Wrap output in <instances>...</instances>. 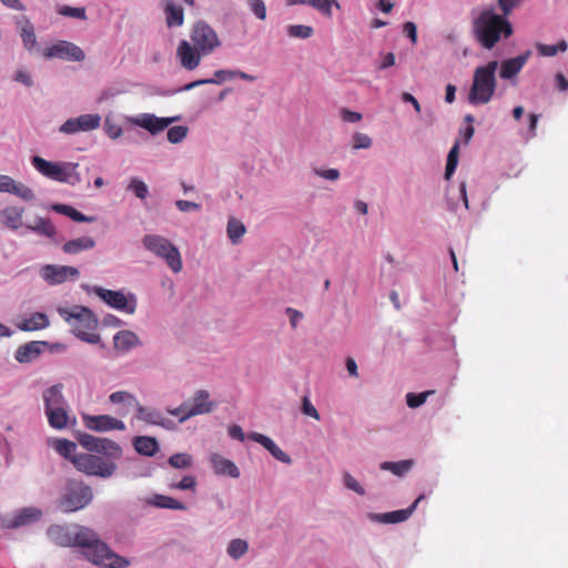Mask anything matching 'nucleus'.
<instances>
[{
	"mask_svg": "<svg viewBox=\"0 0 568 568\" xmlns=\"http://www.w3.org/2000/svg\"><path fill=\"white\" fill-rule=\"evenodd\" d=\"M189 408H190V405H189V404H186V403H184V404H182L181 406H179V407H176V408H174V409H169L168 412H169V414H171V415H173V416L178 417L180 423H183L184 420H181V418H182L185 414H187V409H189Z\"/></svg>",
	"mask_w": 568,
	"mask_h": 568,
	"instance_id": "63",
	"label": "nucleus"
},
{
	"mask_svg": "<svg viewBox=\"0 0 568 568\" xmlns=\"http://www.w3.org/2000/svg\"><path fill=\"white\" fill-rule=\"evenodd\" d=\"M163 11L169 28H178L184 23V10L173 0H164Z\"/></svg>",
	"mask_w": 568,
	"mask_h": 568,
	"instance_id": "23",
	"label": "nucleus"
},
{
	"mask_svg": "<svg viewBox=\"0 0 568 568\" xmlns=\"http://www.w3.org/2000/svg\"><path fill=\"white\" fill-rule=\"evenodd\" d=\"M45 415L48 417L50 426L55 429H63L69 424L70 417L65 406L47 409Z\"/></svg>",
	"mask_w": 568,
	"mask_h": 568,
	"instance_id": "28",
	"label": "nucleus"
},
{
	"mask_svg": "<svg viewBox=\"0 0 568 568\" xmlns=\"http://www.w3.org/2000/svg\"><path fill=\"white\" fill-rule=\"evenodd\" d=\"M142 244L152 254L162 258L172 272L179 273L183 263L179 248L166 237L158 234H146Z\"/></svg>",
	"mask_w": 568,
	"mask_h": 568,
	"instance_id": "7",
	"label": "nucleus"
},
{
	"mask_svg": "<svg viewBox=\"0 0 568 568\" xmlns=\"http://www.w3.org/2000/svg\"><path fill=\"white\" fill-rule=\"evenodd\" d=\"M38 233L52 235L54 234V227L47 220L38 217Z\"/></svg>",
	"mask_w": 568,
	"mask_h": 568,
	"instance_id": "61",
	"label": "nucleus"
},
{
	"mask_svg": "<svg viewBox=\"0 0 568 568\" xmlns=\"http://www.w3.org/2000/svg\"><path fill=\"white\" fill-rule=\"evenodd\" d=\"M78 443L93 454H78L72 457L73 466L88 476L109 478L116 471V460L121 459L123 449L114 440L95 437L88 433H78Z\"/></svg>",
	"mask_w": 568,
	"mask_h": 568,
	"instance_id": "2",
	"label": "nucleus"
},
{
	"mask_svg": "<svg viewBox=\"0 0 568 568\" xmlns=\"http://www.w3.org/2000/svg\"><path fill=\"white\" fill-rule=\"evenodd\" d=\"M175 206L181 212L199 211L201 209L200 204H197L195 202H191V201H185V200H178L175 202Z\"/></svg>",
	"mask_w": 568,
	"mask_h": 568,
	"instance_id": "54",
	"label": "nucleus"
},
{
	"mask_svg": "<svg viewBox=\"0 0 568 568\" xmlns=\"http://www.w3.org/2000/svg\"><path fill=\"white\" fill-rule=\"evenodd\" d=\"M187 134V128L184 125L172 126L168 131V140L171 143H180Z\"/></svg>",
	"mask_w": 568,
	"mask_h": 568,
	"instance_id": "47",
	"label": "nucleus"
},
{
	"mask_svg": "<svg viewBox=\"0 0 568 568\" xmlns=\"http://www.w3.org/2000/svg\"><path fill=\"white\" fill-rule=\"evenodd\" d=\"M209 392L201 389L195 393L192 398V405L187 409V414H185L181 420H186L193 416L207 414L213 408V403L209 400Z\"/></svg>",
	"mask_w": 568,
	"mask_h": 568,
	"instance_id": "15",
	"label": "nucleus"
},
{
	"mask_svg": "<svg viewBox=\"0 0 568 568\" xmlns=\"http://www.w3.org/2000/svg\"><path fill=\"white\" fill-rule=\"evenodd\" d=\"M245 225L237 219L231 217L227 222V236L233 244H237L245 234Z\"/></svg>",
	"mask_w": 568,
	"mask_h": 568,
	"instance_id": "35",
	"label": "nucleus"
},
{
	"mask_svg": "<svg viewBox=\"0 0 568 568\" xmlns=\"http://www.w3.org/2000/svg\"><path fill=\"white\" fill-rule=\"evenodd\" d=\"M22 211V209L16 206L6 207L0 211V222L12 230H17L21 225Z\"/></svg>",
	"mask_w": 568,
	"mask_h": 568,
	"instance_id": "30",
	"label": "nucleus"
},
{
	"mask_svg": "<svg viewBox=\"0 0 568 568\" xmlns=\"http://www.w3.org/2000/svg\"><path fill=\"white\" fill-rule=\"evenodd\" d=\"M413 460L405 459L400 462H384L381 464V469L392 471L396 476H404L410 470Z\"/></svg>",
	"mask_w": 568,
	"mask_h": 568,
	"instance_id": "33",
	"label": "nucleus"
},
{
	"mask_svg": "<svg viewBox=\"0 0 568 568\" xmlns=\"http://www.w3.org/2000/svg\"><path fill=\"white\" fill-rule=\"evenodd\" d=\"M567 50V42L565 40L559 41L557 44H537V51L544 57H554L558 52H565Z\"/></svg>",
	"mask_w": 568,
	"mask_h": 568,
	"instance_id": "42",
	"label": "nucleus"
},
{
	"mask_svg": "<svg viewBox=\"0 0 568 568\" xmlns=\"http://www.w3.org/2000/svg\"><path fill=\"white\" fill-rule=\"evenodd\" d=\"M530 52L527 51L516 58H511L501 62L499 75L501 79H511L520 72L526 64Z\"/></svg>",
	"mask_w": 568,
	"mask_h": 568,
	"instance_id": "20",
	"label": "nucleus"
},
{
	"mask_svg": "<svg viewBox=\"0 0 568 568\" xmlns=\"http://www.w3.org/2000/svg\"><path fill=\"white\" fill-rule=\"evenodd\" d=\"M45 58H58L68 61H82L85 58L83 50L69 41H58L43 51Z\"/></svg>",
	"mask_w": 568,
	"mask_h": 568,
	"instance_id": "12",
	"label": "nucleus"
},
{
	"mask_svg": "<svg viewBox=\"0 0 568 568\" xmlns=\"http://www.w3.org/2000/svg\"><path fill=\"white\" fill-rule=\"evenodd\" d=\"M17 27L24 47L28 50H32L36 44V36L31 21L26 16H20L17 18Z\"/></svg>",
	"mask_w": 568,
	"mask_h": 568,
	"instance_id": "24",
	"label": "nucleus"
},
{
	"mask_svg": "<svg viewBox=\"0 0 568 568\" xmlns=\"http://www.w3.org/2000/svg\"><path fill=\"white\" fill-rule=\"evenodd\" d=\"M252 12L261 20L266 19V7L263 0H247Z\"/></svg>",
	"mask_w": 568,
	"mask_h": 568,
	"instance_id": "50",
	"label": "nucleus"
},
{
	"mask_svg": "<svg viewBox=\"0 0 568 568\" xmlns=\"http://www.w3.org/2000/svg\"><path fill=\"white\" fill-rule=\"evenodd\" d=\"M302 412L305 415L315 418L316 420L320 419V414L317 409L313 406V404L310 402L307 397H304L302 402Z\"/></svg>",
	"mask_w": 568,
	"mask_h": 568,
	"instance_id": "53",
	"label": "nucleus"
},
{
	"mask_svg": "<svg viewBox=\"0 0 568 568\" xmlns=\"http://www.w3.org/2000/svg\"><path fill=\"white\" fill-rule=\"evenodd\" d=\"M59 313L78 338L90 344L100 342L98 318L90 308L74 305L71 308H59Z\"/></svg>",
	"mask_w": 568,
	"mask_h": 568,
	"instance_id": "5",
	"label": "nucleus"
},
{
	"mask_svg": "<svg viewBox=\"0 0 568 568\" xmlns=\"http://www.w3.org/2000/svg\"><path fill=\"white\" fill-rule=\"evenodd\" d=\"M371 145L372 139L367 134L357 132L353 135V148L355 150L368 149Z\"/></svg>",
	"mask_w": 568,
	"mask_h": 568,
	"instance_id": "48",
	"label": "nucleus"
},
{
	"mask_svg": "<svg viewBox=\"0 0 568 568\" xmlns=\"http://www.w3.org/2000/svg\"><path fill=\"white\" fill-rule=\"evenodd\" d=\"M133 445L135 450L144 456H153L159 449L156 439L148 436L136 437Z\"/></svg>",
	"mask_w": 568,
	"mask_h": 568,
	"instance_id": "31",
	"label": "nucleus"
},
{
	"mask_svg": "<svg viewBox=\"0 0 568 568\" xmlns=\"http://www.w3.org/2000/svg\"><path fill=\"white\" fill-rule=\"evenodd\" d=\"M287 6H296V4H307L321 12L322 14L331 18L332 6H336L339 8V4L336 0H286Z\"/></svg>",
	"mask_w": 568,
	"mask_h": 568,
	"instance_id": "25",
	"label": "nucleus"
},
{
	"mask_svg": "<svg viewBox=\"0 0 568 568\" xmlns=\"http://www.w3.org/2000/svg\"><path fill=\"white\" fill-rule=\"evenodd\" d=\"M344 484H345V486H346L348 489H351V490H353V491L357 493L358 495H364V494H365L364 488H363V487L359 485V483H358V481H357V480H356V479H355L351 474H348V473H346V474L344 475Z\"/></svg>",
	"mask_w": 568,
	"mask_h": 568,
	"instance_id": "52",
	"label": "nucleus"
},
{
	"mask_svg": "<svg viewBox=\"0 0 568 568\" xmlns=\"http://www.w3.org/2000/svg\"><path fill=\"white\" fill-rule=\"evenodd\" d=\"M210 462L214 473L219 476H229L231 478H239L240 470L237 466L230 459L223 457L220 454H212Z\"/></svg>",
	"mask_w": 568,
	"mask_h": 568,
	"instance_id": "18",
	"label": "nucleus"
},
{
	"mask_svg": "<svg viewBox=\"0 0 568 568\" xmlns=\"http://www.w3.org/2000/svg\"><path fill=\"white\" fill-rule=\"evenodd\" d=\"M36 520V508L27 507L20 509L13 517H1L0 525L3 528H19Z\"/></svg>",
	"mask_w": 568,
	"mask_h": 568,
	"instance_id": "17",
	"label": "nucleus"
},
{
	"mask_svg": "<svg viewBox=\"0 0 568 568\" xmlns=\"http://www.w3.org/2000/svg\"><path fill=\"white\" fill-rule=\"evenodd\" d=\"M114 347L121 352H128L140 344L138 335L131 331H120L113 337Z\"/></svg>",
	"mask_w": 568,
	"mask_h": 568,
	"instance_id": "26",
	"label": "nucleus"
},
{
	"mask_svg": "<svg viewBox=\"0 0 568 568\" xmlns=\"http://www.w3.org/2000/svg\"><path fill=\"white\" fill-rule=\"evenodd\" d=\"M341 118L345 122L355 123L362 120V114L359 112L351 111L347 109L341 110Z\"/></svg>",
	"mask_w": 568,
	"mask_h": 568,
	"instance_id": "55",
	"label": "nucleus"
},
{
	"mask_svg": "<svg viewBox=\"0 0 568 568\" xmlns=\"http://www.w3.org/2000/svg\"><path fill=\"white\" fill-rule=\"evenodd\" d=\"M62 384L53 385L43 393L44 409H51L60 406H67L62 395Z\"/></svg>",
	"mask_w": 568,
	"mask_h": 568,
	"instance_id": "27",
	"label": "nucleus"
},
{
	"mask_svg": "<svg viewBox=\"0 0 568 568\" xmlns=\"http://www.w3.org/2000/svg\"><path fill=\"white\" fill-rule=\"evenodd\" d=\"M497 61H490L486 65L475 69L473 83L468 94V101L473 105L488 103L496 91Z\"/></svg>",
	"mask_w": 568,
	"mask_h": 568,
	"instance_id": "6",
	"label": "nucleus"
},
{
	"mask_svg": "<svg viewBox=\"0 0 568 568\" xmlns=\"http://www.w3.org/2000/svg\"><path fill=\"white\" fill-rule=\"evenodd\" d=\"M47 349H49L50 352H59V351H63L64 346L61 344L50 345L47 342L38 341V348H37L38 354H40Z\"/></svg>",
	"mask_w": 568,
	"mask_h": 568,
	"instance_id": "60",
	"label": "nucleus"
},
{
	"mask_svg": "<svg viewBox=\"0 0 568 568\" xmlns=\"http://www.w3.org/2000/svg\"><path fill=\"white\" fill-rule=\"evenodd\" d=\"M101 118L99 114H82L78 118L67 120L60 128V131L67 134L85 132L98 129Z\"/></svg>",
	"mask_w": 568,
	"mask_h": 568,
	"instance_id": "14",
	"label": "nucleus"
},
{
	"mask_svg": "<svg viewBox=\"0 0 568 568\" xmlns=\"http://www.w3.org/2000/svg\"><path fill=\"white\" fill-rule=\"evenodd\" d=\"M229 435L233 439H237L240 442H244L245 440V434H244L243 429L239 425L231 426L229 428Z\"/></svg>",
	"mask_w": 568,
	"mask_h": 568,
	"instance_id": "62",
	"label": "nucleus"
},
{
	"mask_svg": "<svg viewBox=\"0 0 568 568\" xmlns=\"http://www.w3.org/2000/svg\"><path fill=\"white\" fill-rule=\"evenodd\" d=\"M433 394V392H423V393H419V394H415V393H408L406 395V404L408 407L410 408H417L419 406H422L427 397Z\"/></svg>",
	"mask_w": 568,
	"mask_h": 568,
	"instance_id": "46",
	"label": "nucleus"
},
{
	"mask_svg": "<svg viewBox=\"0 0 568 568\" xmlns=\"http://www.w3.org/2000/svg\"><path fill=\"white\" fill-rule=\"evenodd\" d=\"M173 119L158 118L154 114H142L133 120L134 124L148 130L151 134H156L168 128Z\"/></svg>",
	"mask_w": 568,
	"mask_h": 568,
	"instance_id": "16",
	"label": "nucleus"
},
{
	"mask_svg": "<svg viewBox=\"0 0 568 568\" xmlns=\"http://www.w3.org/2000/svg\"><path fill=\"white\" fill-rule=\"evenodd\" d=\"M42 278L50 285L62 284L70 280H77L79 270L73 266L47 264L40 270Z\"/></svg>",
	"mask_w": 568,
	"mask_h": 568,
	"instance_id": "11",
	"label": "nucleus"
},
{
	"mask_svg": "<svg viewBox=\"0 0 568 568\" xmlns=\"http://www.w3.org/2000/svg\"><path fill=\"white\" fill-rule=\"evenodd\" d=\"M33 354H36V341L20 346L14 354V358L21 364L30 363Z\"/></svg>",
	"mask_w": 568,
	"mask_h": 568,
	"instance_id": "40",
	"label": "nucleus"
},
{
	"mask_svg": "<svg viewBox=\"0 0 568 568\" xmlns=\"http://www.w3.org/2000/svg\"><path fill=\"white\" fill-rule=\"evenodd\" d=\"M95 294L109 306L126 314H134L136 311V298L133 294L126 296L121 291H112L103 287H95Z\"/></svg>",
	"mask_w": 568,
	"mask_h": 568,
	"instance_id": "10",
	"label": "nucleus"
},
{
	"mask_svg": "<svg viewBox=\"0 0 568 568\" xmlns=\"http://www.w3.org/2000/svg\"><path fill=\"white\" fill-rule=\"evenodd\" d=\"M93 498L90 486L82 481H71L61 499V507L65 511H75L88 506Z\"/></svg>",
	"mask_w": 568,
	"mask_h": 568,
	"instance_id": "9",
	"label": "nucleus"
},
{
	"mask_svg": "<svg viewBox=\"0 0 568 568\" xmlns=\"http://www.w3.org/2000/svg\"><path fill=\"white\" fill-rule=\"evenodd\" d=\"M287 33L291 38L308 39L313 36L314 30L310 26L294 24L288 27Z\"/></svg>",
	"mask_w": 568,
	"mask_h": 568,
	"instance_id": "44",
	"label": "nucleus"
},
{
	"mask_svg": "<svg viewBox=\"0 0 568 568\" xmlns=\"http://www.w3.org/2000/svg\"><path fill=\"white\" fill-rule=\"evenodd\" d=\"M424 499V495L418 496L415 501L406 509H399L394 511L384 513L377 516L378 520L384 524H397L405 521L416 509L420 500Z\"/></svg>",
	"mask_w": 568,
	"mask_h": 568,
	"instance_id": "21",
	"label": "nucleus"
},
{
	"mask_svg": "<svg viewBox=\"0 0 568 568\" xmlns=\"http://www.w3.org/2000/svg\"><path fill=\"white\" fill-rule=\"evenodd\" d=\"M109 400L114 405H124L126 407H136L139 402L135 396L125 390L114 392L109 396Z\"/></svg>",
	"mask_w": 568,
	"mask_h": 568,
	"instance_id": "36",
	"label": "nucleus"
},
{
	"mask_svg": "<svg viewBox=\"0 0 568 568\" xmlns=\"http://www.w3.org/2000/svg\"><path fill=\"white\" fill-rule=\"evenodd\" d=\"M196 486V479L194 476H184L179 483H173L170 485L171 488H176L180 490H193Z\"/></svg>",
	"mask_w": 568,
	"mask_h": 568,
	"instance_id": "51",
	"label": "nucleus"
},
{
	"mask_svg": "<svg viewBox=\"0 0 568 568\" xmlns=\"http://www.w3.org/2000/svg\"><path fill=\"white\" fill-rule=\"evenodd\" d=\"M315 174L331 181H335L339 178V172L336 169L315 170Z\"/></svg>",
	"mask_w": 568,
	"mask_h": 568,
	"instance_id": "59",
	"label": "nucleus"
},
{
	"mask_svg": "<svg viewBox=\"0 0 568 568\" xmlns=\"http://www.w3.org/2000/svg\"><path fill=\"white\" fill-rule=\"evenodd\" d=\"M54 209L59 213H62V214L69 216L70 219H72L75 222H93L94 221L93 216H87L70 205L58 204L54 206Z\"/></svg>",
	"mask_w": 568,
	"mask_h": 568,
	"instance_id": "38",
	"label": "nucleus"
},
{
	"mask_svg": "<svg viewBox=\"0 0 568 568\" xmlns=\"http://www.w3.org/2000/svg\"><path fill=\"white\" fill-rule=\"evenodd\" d=\"M286 314L290 317V324L292 328H296L298 321L303 318V313L293 307H287Z\"/></svg>",
	"mask_w": 568,
	"mask_h": 568,
	"instance_id": "58",
	"label": "nucleus"
},
{
	"mask_svg": "<svg viewBox=\"0 0 568 568\" xmlns=\"http://www.w3.org/2000/svg\"><path fill=\"white\" fill-rule=\"evenodd\" d=\"M248 438L255 443L261 444L270 454L277 460L284 464H291V457L284 453L270 437L260 434V433H251L248 434Z\"/></svg>",
	"mask_w": 568,
	"mask_h": 568,
	"instance_id": "19",
	"label": "nucleus"
},
{
	"mask_svg": "<svg viewBox=\"0 0 568 568\" xmlns=\"http://www.w3.org/2000/svg\"><path fill=\"white\" fill-rule=\"evenodd\" d=\"M8 193L17 195L23 200H32L34 194L32 189L26 186L21 182H17L11 178V183L9 184Z\"/></svg>",
	"mask_w": 568,
	"mask_h": 568,
	"instance_id": "41",
	"label": "nucleus"
},
{
	"mask_svg": "<svg viewBox=\"0 0 568 568\" xmlns=\"http://www.w3.org/2000/svg\"><path fill=\"white\" fill-rule=\"evenodd\" d=\"M190 39L191 42L181 40L176 49V57L186 70L196 69L202 57L213 53L222 44L216 31L203 20L192 26Z\"/></svg>",
	"mask_w": 568,
	"mask_h": 568,
	"instance_id": "3",
	"label": "nucleus"
},
{
	"mask_svg": "<svg viewBox=\"0 0 568 568\" xmlns=\"http://www.w3.org/2000/svg\"><path fill=\"white\" fill-rule=\"evenodd\" d=\"M95 246V241L90 236H81L65 242L62 250L67 254H78L82 251L91 250Z\"/></svg>",
	"mask_w": 568,
	"mask_h": 568,
	"instance_id": "29",
	"label": "nucleus"
},
{
	"mask_svg": "<svg viewBox=\"0 0 568 568\" xmlns=\"http://www.w3.org/2000/svg\"><path fill=\"white\" fill-rule=\"evenodd\" d=\"M404 33L412 40L413 44L417 42V28L414 22L407 21L403 26Z\"/></svg>",
	"mask_w": 568,
	"mask_h": 568,
	"instance_id": "56",
	"label": "nucleus"
},
{
	"mask_svg": "<svg viewBox=\"0 0 568 568\" xmlns=\"http://www.w3.org/2000/svg\"><path fill=\"white\" fill-rule=\"evenodd\" d=\"M128 190L132 191L141 200H144L149 194L148 185L138 178L131 179Z\"/></svg>",
	"mask_w": 568,
	"mask_h": 568,
	"instance_id": "45",
	"label": "nucleus"
},
{
	"mask_svg": "<svg viewBox=\"0 0 568 568\" xmlns=\"http://www.w3.org/2000/svg\"><path fill=\"white\" fill-rule=\"evenodd\" d=\"M49 539L62 547H80L83 556L103 568H126L130 560L113 552L92 529L80 525H54L48 529Z\"/></svg>",
	"mask_w": 568,
	"mask_h": 568,
	"instance_id": "1",
	"label": "nucleus"
},
{
	"mask_svg": "<svg viewBox=\"0 0 568 568\" xmlns=\"http://www.w3.org/2000/svg\"><path fill=\"white\" fill-rule=\"evenodd\" d=\"M169 464L174 468L185 469L191 467L192 457L191 455L185 453L174 454L169 458Z\"/></svg>",
	"mask_w": 568,
	"mask_h": 568,
	"instance_id": "43",
	"label": "nucleus"
},
{
	"mask_svg": "<svg viewBox=\"0 0 568 568\" xmlns=\"http://www.w3.org/2000/svg\"><path fill=\"white\" fill-rule=\"evenodd\" d=\"M458 154H459V141L456 140L447 155V162H446V168H445V179L446 180H449L456 170V166L458 164Z\"/></svg>",
	"mask_w": 568,
	"mask_h": 568,
	"instance_id": "37",
	"label": "nucleus"
},
{
	"mask_svg": "<svg viewBox=\"0 0 568 568\" xmlns=\"http://www.w3.org/2000/svg\"><path fill=\"white\" fill-rule=\"evenodd\" d=\"M13 80L24 84L26 87H31L33 84L31 74L23 70H18L13 77Z\"/></svg>",
	"mask_w": 568,
	"mask_h": 568,
	"instance_id": "57",
	"label": "nucleus"
},
{
	"mask_svg": "<svg viewBox=\"0 0 568 568\" xmlns=\"http://www.w3.org/2000/svg\"><path fill=\"white\" fill-rule=\"evenodd\" d=\"M82 420L88 429L98 433L125 429V425L122 420L110 415L83 414Z\"/></svg>",
	"mask_w": 568,
	"mask_h": 568,
	"instance_id": "13",
	"label": "nucleus"
},
{
	"mask_svg": "<svg viewBox=\"0 0 568 568\" xmlns=\"http://www.w3.org/2000/svg\"><path fill=\"white\" fill-rule=\"evenodd\" d=\"M78 163L73 162H50L38 156V172L45 178L75 185L81 182V175L78 172Z\"/></svg>",
	"mask_w": 568,
	"mask_h": 568,
	"instance_id": "8",
	"label": "nucleus"
},
{
	"mask_svg": "<svg viewBox=\"0 0 568 568\" xmlns=\"http://www.w3.org/2000/svg\"><path fill=\"white\" fill-rule=\"evenodd\" d=\"M473 32L485 49H493L501 39L509 38L514 30L504 13L498 14L493 9L483 10L473 23Z\"/></svg>",
	"mask_w": 568,
	"mask_h": 568,
	"instance_id": "4",
	"label": "nucleus"
},
{
	"mask_svg": "<svg viewBox=\"0 0 568 568\" xmlns=\"http://www.w3.org/2000/svg\"><path fill=\"white\" fill-rule=\"evenodd\" d=\"M53 448L64 458L72 462V457L75 456L77 444L68 439H54L52 442Z\"/></svg>",
	"mask_w": 568,
	"mask_h": 568,
	"instance_id": "34",
	"label": "nucleus"
},
{
	"mask_svg": "<svg viewBox=\"0 0 568 568\" xmlns=\"http://www.w3.org/2000/svg\"><path fill=\"white\" fill-rule=\"evenodd\" d=\"M135 409L136 418L148 424L160 425L163 427H169L171 424V420L165 418L163 414L155 408L144 407L139 403Z\"/></svg>",
	"mask_w": 568,
	"mask_h": 568,
	"instance_id": "22",
	"label": "nucleus"
},
{
	"mask_svg": "<svg viewBox=\"0 0 568 568\" xmlns=\"http://www.w3.org/2000/svg\"><path fill=\"white\" fill-rule=\"evenodd\" d=\"M151 505L158 507V508H166V509H174V510H185L186 506L182 501H179L172 497L164 496V495H154L152 500L150 501Z\"/></svg>",
	"mask_w": 568,
	"mask_h": 568,
	"instance_id": "32",
	"label": "nucleus"
},
{
	"mask_svg": "<svg viewBox=\"0 0 568 568\" xmlns=\"http://www.w3.org/2000/svg\"><path fill=\"white\" fill-rule=\"evenodd\" d=\"M248 544L243 539H233L230 541L226 552L233 559H239L246 554Z\"/></svg>",
	"mask_w": 568,
	"mask_h": 568,
	"instance_id": "39",
	"label": "nucleus"
},
{
	"mask_svg": "<svg viewBox=\"0 0 568 568\" xmlns=\"http://www.w3.org/2000/svg\"><path fill=\"white\" fill-rule=\"evenodd\" d=\"M59 13L65 17L85 19V9L84 8H72L69 6H63L59 9Z\"/></svg>",
	"mask_w": 568,
	"mask_h": 568,
	"instance_id": "49",
	"label": "nucleus"
},
{
	"mask_svg": "<svg viewBox=\"0 0 568 568\" xmlns=\"http://www.w3.org/2000/svg\"><path fill=\"white\" fill-rule=\"evenodd\" d=\"M21 331H36V313L18 325Z\"/></svg>",
	"mask_w": 568,
	"mask_h": 568,
	"instance_id": "64",
	"label": "nucleus"
}]
</instances>
